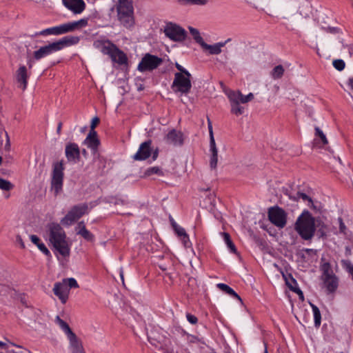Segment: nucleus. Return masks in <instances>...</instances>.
Wrapping results in <instances>:
<instances>
[{
    "mask_svg": "<svg viewBox=\"0 0 353 353\" xmlns=\"http://www.w3.org/2000/svg\"><path fill=\"white\" fill-rule=\"evenodd\" d=\"M43 237L60 255L63 257L69 256L70 246L66 239L65 232L59 224L56 223L48 224Z\"/></svg>",
    "mask_w": 353,
    "mask_h": 353,
    "instance_id": "obj_1",
    "label": "nucleus"
},
{
    "mask_svg": "<svg viewBox=\"0 0 353 353\" xmlns=\"http://www.w3.org/2000/svg\"><path fill=\"white\" fill-rule=\"evenodd\" d=\"M117 19L121 26L132 30L135 26V17L132 1L118 0L117 5Z\"/></svg>",
    "mask_w": 353,
    "mask_h": 353,
    "instance_id": "obj_2",
    "label": "nucleus"
},
{
    "mask_svg": "<svg viewBox=\"0 0 353 353\" xmlns=\"http://www.w3.org/2000/svg\"><path fill=\"white\" fill-rule=\"evenodd\" d=\"M315 228V219L308 212L302 213L295 223L296 230L305 240H310L313 237Z\"/></svg>",
    "mask_w": 353,
    "mask_h": 353,
    "instance_id": "obj_3",
    "label": "nucleus"
},
{
    "mask_svg": "<svg viewBox=\"0 0 353 353\" xmlns=\"http://www.w3.org/2000/svg\"><path fill=\"white\" fill-rule=\"evenodd\" d=\"M321 270L322 272L321 280L329 293L334 292L339 286V279L334 274L332 266L329 262L321 259Z\"/></svg>",
    "mask_w": 353,
    "mask_h": 353,
    "instance_id": "obj_4",
    "label": "nucleus"
},
{
    "mask_svg": "<svg viewBox=\"0 0 353 353\" xmlns=\"http://www.w3.org/2000/svg\"><path fill=\"white\" fill-rule=\"evenodd\" d=\"M191 76H187L183 73H175L171 88L174 93H179L181 95L187 94L192 88L190 80Z\"/></svg>",
    "mask_w": 353,
    "mask_h": 353,
    "instance_id": "obj_5",
    "label": "nucleus"
},
{
    "mask_svg": "<svg viewBox=\"0 0 353 353\" xmlns=\"http://www.w3.org/2000/svg\"><path fill=\"white\" fill-rule=\"evenodd\" d=\"M63 170V161L56 162L53 164L51 189L54 191L55 195H57L62 190L64 175Z\"/></svg>",
    "mask_w": 353,
    "mask_h": 353,
    "instance_id": "obj_6",
    "label": "nucleus"
},
{
    "mask_svg": "<svg viewBox=\"0 0 353 353\" xmlns=\"http://www.w3.org/2000/svg\"><path fill=\"white\" fill-rule=\"evenodd\" d=\"M88 210V205L85 203L73 206L61 220V224L64 225H71L83 215L87 214Z\"/></svg>",
    "mask_w": 353,
    "mask_h": 353,
    "instance_id": "obj_7",
    "label": "nucleus"
},
{
    "mask_svg": "<svg viewBox=\"0 0 353 353\" xmlns=\"http://www.w3.org/2000/svg\"><path fill=\"white\" fill-rule=\"evenodd\" d=\"M163 63V59L157 56L146 53L139 62L137 70L141 72L152 71Z\"/></svg>",
    "mask_w": 353,
    "mask_h": 353,
    "instance_id": "obj_8",
    "label": "nucleus"
},
{
    "mask_svg": "<svg viewBox=\"0 0 353 353\" xmlns=\"http://www.w3.org/2000/svg\"><path fill=\"white\" fill-rule=\"evenodd\" d=\"M268 218L270 222L279 228H283L287 223V214L279 207H272L268 210Z\"/></svg>",
    "mask_w": 353,
    "mask_h": 353,
    "instance_id": "obj_9",
    "label": "nucleus"
},
{
    "mask_svg": "<svg viewBox=\"0 0 353 353\" xmlns=\"http://www.w3.org/2000/svg\"><path fill=\"white\" fill-rule=\"evenodd\" d=\"M164 32L171 40L174 41H182L185 39L186 32L179 26L169 23L166 25Z\"/></svg>",
    "mask_w": 353,
    "mask_h": 353,
    "instance_id": "obj_10",
    "label": "nucleus"
},
{
    "mask_svg": "<svg viewBox=\"0 0 353 353\" xmlns=\"http://www.w3.org/2000/svg\"><path fill=\"white\" fill-rule=\"evenodd\" d=\"M231 106V112L236 116L241 115L244 113V108L241 106L240 104L241 103V100L240 99V96L236 91L230 90L225 92Z\"/></svg>",
    "mask_w": 353,
    "mask_h": 353,
    "instance_id": "obj_11",
    "label": "nucleus"
},
{
    "mask_svg": "<svg viewBox=\"0 0 353 353\" xmlns=\"http://www.w3.org/2000/svg\"><path fill=\"white\" fill-rule=\"evenodd\" d=\"M65 154L68 162L76 163L80 159V149L75 143H68L65 145Z\"/></svg>",
    "mask_w": 353,
    "mask_h": 353,
    "instance_id": "obj_12",
    "label": "nucleus"
},
{
    "mask_svg": "<svg viewBox=\"0 0 353 353\" xmlns=\"http://www.w3.org/2000/svg\"><path fill=\"white\" fill-rule=\"evenodd\" d=\"M63 6L74 14H81L86 8L83 0H62Z\"/></svg>",
    "mask_w": 353,
    "mask_h": 353,
    "instance_id": "obj_13",
    "label": "nucleus"
},
{
    "mask_svg": "<svg viewBox=\"0 0 353 353\" xmlns=\"http://www.w3.org/2000/svg\"><path fill=\"white\" fill-rule=\"evenodd\" d=\"M57 51H59V50L57 44L55 42H53L42 46L39 50L34 51L33 56L36 60H39Z\"/></svg>",
    "mask_w": 353,
    "mask_h": 353,
    "instance_id": "obj_14",
    "label": "nucleus"
},
{
    "mask_svg": "<svg viewBox=\"0 0 353 353\" xmlns=\"http://www.w3.org/2000/svg\"><path fill=\"white\" fill-rule=\"evenodd\" d=\"M152 141L150 140L142 143L137 153L134 155L133 158L137 161H143L147 159L152 152L151 149Z\"/></svg>",
    "mask_w": 353,
    "mask_h": 353,
    "instance_id": "obj_15",
    "label": "nucleus"
},
{
    "mask_svg": "<svg viewBox=\"0 0 353 353\" xmlns=\"http://www.w3.org/2000/svg\"><path fill=\"white\" fill-rule=\"evenodd\" d=\"M54 294L60 299L62 303H65L69 295V288L66 283H56L53 288Z\"/></svg>",
    "mask_w": 353,
    "mask_h": 353,
    "instance_id": "obj_16",
    "label": "nucleus"
},
{
    "mask_svg": "<svg viewBox=\"0 0 353 353\" xmlns=\"http://www.w3.org/2000/svg\"><path fill=\"white\" fill-rule=\"evenodd\" d=\"M165 141L174 146H180L183 143V134L176 130H170L166 135Z\"/></svg>",
    "mask_w": 353,
    "mask_h": 353,
    "instance_id": "obj_17",
    "label": "nucleus"
},
{
    "mask_svg": "<svg viewBox=\"0 0 353 353\" xmlns=\"http://www.w3.org/2000/svg\"><path fill=\"white\" fill-rule=\"evenodd\" d=\"M93 46L103 54L108 55L112 53L114 44L108 39H97L94 41Z\"/></svg>",
    "mask_w": 353,
    "mask_h": 353,
    "instance_id": "obj_18",
    "label": "nucleus"
},
{
    "mask_svg": "<svg viewBox=\"0 0 353 353\" xmlns=\"http://www.w3.org/2000/svg\"><path fill=\"white\" fill-rule=\"evenodd\" d=\"M83 143L90 148L93 153L97 152L98 146L100 143L97 138V134L95 130H90Z\"/></svg>",
    "mask_w": 353,
    "mask_h": 353,
    "instance_id": "obj_19",
    "label": "nucleus"
},
{
    "mask_svg": "<svg viewBox=\"0 0 353 353\" xmlns=\"http://www.w3.org/2000/svg\"><path fill=\"white\" fill-rule=\"evenodd\" d=\"M28 77L29 75L26 67L25 65H21L17 71L16 79L19 84V87L23 90H26L27 87Z\"/></svg>",
    "mask_w": 353,
    "mask_h": 353,
    "instance_id": "obj_20",
    "label": "nucleus"
},
{
    "mask_svg": "<svg viewBox=\"0 0 353 353\" xmlns=\"http://www.w3.org/2000/svg\"><path fill=\"white\" fill-rule=\"evenodd\" d=\"M68 339L69 340V348L72 353H85L81 341L74 333L68 336Z\"/></svg>",
    "mask_w": 353,
    "mask_h": 353,
    "instance_id": "obj_21",
    "label": "nucleus"
},
{
    "mask_svg": "<svg viewBox=\"0 0 353 353\" xmlns=\"http://www.w3.org/2000/svg\"><path fill=\"white\" fill-rule=\"evenodd\" d=\"M80 41L79 37L77 36H66L59 41H56L57 46L59 51L62 50L65 47L70 46L72 45L77 44Z\"/></svg>",
    "mask_w": 353,
    "mask_h": 353,
    "instance_id": "obj_22",
    "label": "nucleus"
},
{
    "mask_svg": "<svg viewBox=\"0 0 353 353\" xmlns=\"http://www.w3.org/2000/svg\"><path fill=\"white\" fill-rule=\"evenodd\" d=\"M229 41H230V39H228L225 42H219L214 45H209L204 41L201 46L203 50L208 51L210 54H219L221 52V48Z\"/></svg>",
    "mask_w": 353,
    "mask_h": 353,
    "instance_id": "obj_23",
    "label": "nucleus"
},
{
    "mask_svg": "<svg viewBox=\"0 0 353 353\" xmlns=\"http://www.w3.org/2000/svg\"><path fill=\"white\" fill-rule=\"evenodd\" d=\"M112 60L114 62H117L119 64H124L127 61L126 55L119 50L116 45L113 47L112 50V53L108 54Z\"/></svg>",
    "mask_w": 353,
    "mask_h": 353,
    "instance_id": "obj_24",
    "label": "nucleus"
},
{
    "mask_svg": "<svg viewBox=\"0 0 353 353\" xmlns=\"http://www.w3.org/2000/svg\"><path fill=\"white\" fill-rule=\"evenodd\" d=\"M67 24L69 32H72L75 30H79L85 28L88 24V19H81L78 21L68 22Z\"/></svg>",
    "mask_w": 353,
    "mask_h": 353,
    "instance_id": "obj_25",
    "label": "nucleus"
},
{
    "mask_svg": "<svg viewBox=\"0 0 353 353\" xmlns=\"http://www.w3.org/2000/svg\"><path fill=\"white\" fill-rule=\"evenodd\" d=\"M210 152H211L210 166L211 169H216L218 163V150L215 142L210 143Z\"/></svg>",
    "mask_w": 353,
    "mask_h": 353,
    "instance_id": "obj_26",
    "label": "nucleus"
},
{
    "mask_svg": "<svg viewBox=\"0 0 353 353\" xmlns=\"http://www.w3.org/2000/svg\"><path fill=\"white\" fill-rule=\"evenodd\" d=\"M30 239L32 243L37 245L41 252H43L46 256H50V252L37 235L32 234L30 236Z\"/></svg>",
    "mask_w": 353,
    "mask_h": 353,
    "instance_id": "obj_27",
    "label": "nucleus"
},
{
    "mask_svg": "<svg viewBox=\"0 0 353 353\" xmlns=\"http://www.w3.org/2000/svg\"><path fill=\"white\" fill-rule=\"evenodd\" d=\"M216 287L221 290L222 292H225V294L236 299L237 300L241 301V297L234 292V290L231 288L229 285L225 284V283H218L216 284Z\"/></svg>",
    "mask_w": 353,
    "mask_h": 353,
    "instance_id": "obj_28",
    "label": "nucleus"
},
{
    "mask_svg": "<svg viewBox=\"0 0 353 353\" xmlns=\"http://www.w3.org/2000/svg\"><path fill=\"white\" fill-rule=\"evenodd\" d=\"M56 322L59 325V327L63 330L67 336L74 333L69 327L68 324L63 320H62L59 316L56 317Z\"/></svg>",
    "mask_w": 353,
    "mask_h": 353,
    "instance_id": "obj_29",
    "label": "nucleus"
},
{
    "mask_svg": "<svg viewBox=\"0 0 353 353\" xmlns=\"http://www.w3.org/2000/svg\"><path fill=\"white\" fill-rule=\"evenodd\" d=\"M310 306L312 309L314 319V325L316 327H319L321 323V315L320 310L318 308V307L313 303H310Z\"/></svg>",
    "mask_w": 353,
    "mask_h": 353,
    "instance_id": "obj_30",
    "label": "nucleus"
},
{
    "mask_svg": "<svg viewBox=\"0 0 353 353\" xmlns=\"http://www.w3.org/2000/svg\"><path fill=\"white\" fill-rule=\"evenodd\" d=\"M290 198L292 199V197H290ZM293 199L294 200L302 199L304 201H307L308 202L307 205L309 207L312 208L314 209L316 208V206H314V202H313L312 199L305 193L297 192L296 196H294Z\"/></svg>",
    "mask_w": 353,
    "mask_h": 353,
    "instance_id": "obj_31",
    "label": "nucleus"
},
{
    "mask_svg": "<svg viewBox=\"0 0 353 353\" xmlns=\"http://www.w3.org/2000/svg\"><path fill=\"white\" fill-rule=\"evenodd\" d=\"M223 240L227 245L228 248L230 249L231 252L236 253V248L231 240L230 236L228 233L223 232Z\"/></svg>",
    "mask_w": 353,
    "mask_h": 353,
    "instance_id": "obj_32",
    "label": "nucleus"
},
{
    "mask_svg": "<svg viewBox=\"0 0 353 353\" xmlns=\"http://www.w3.org/2000/svg\"><path fill=\"white\" fill-rule=\"evenodd\" d=\"M284 68L281 65H276L271 72V76L274 79H278L282 77L284 73Z\"/></svg>",
    "mask_w": 353,
    "mask_h": 353,
    "instance_id": "obj_33",
    "label": "nucleus"
},
{
    "mask_svg": "<svg viewBox=\"0 0 353 353\" xmlns=\"http://www.w3.org/2000/svg\"><path fill=\"white\" fill-rule=\"evenodd\" d=\"M54 35H60L69 32L67 23L54 26Z\"/></svg>",
    "mask_w": 353,
    "mask_h": 353,
    "instance_id": "obj_34",
    "label": "nucleus"
},
{
    "mask_svg": "<svg viewBox=\"0 0 353 353\" xmlns=\"http://www.w3.org/2000/svg\"><path fill=\"white\" fill-rule=\"evenodd\" d=\"M189 30L190 34L192 35L194 39L198 43L200 46L203 44L204 42L203 38L201 37L199 30L194 28L190 27Z\"/></svg>",
    "mask_w": 353,
    "mask_h": 353,
    "instance_id": "obj_35",
    "label": "nucleus"
},
{
    "mask_svg": "<svg viewBox=\"0 0 353 353\" xmlns=\"http://www.w3.org/2000/svg\"><path fill=\"white\" fill-rule=\"evenodd\" d=\"M178 2L183 5H196L204 6L208 3V0H177Z\"/></svg>",
    "mask_w": 353,
    "mask_h": 353,
    "instance_id": "obj_36",
    "label": "nucleus"
},
{
    "mask_svg": "<svg viewBox=\"0 0 353 353\" xmlns=\"http://www.w3.org/2000/svg\"><path fill=\"white\" fill-rule=\"evenodd\" d=\"M299 8V13L301 16L305 18L309 17L311 8L308 3L302 4Z\"/></svg>",
    "mask_w": 353,
    "mask_h": 353,
    "instance_id": "obj_37",
    "label": "nucleus"
},
{
    "mask_svg": "<svg viewBox=\"0 0 353 353\" xmlns=\"http://www.w3.org/2000/svg\"><path fill=\"white\" fill-rule=\"evenodd\" d=\"M315 135L319 137L321 139L323 145H325L328 143V141L326 138L325 134L323 132V131L319 128L315 127Z\"/></svg>",
    "mask_w": 353,
    "mask_h": 353,
    "instance_id": "obj_38",
    "label": "nucleus"
},
{
    "mask_svg": "<svg viewBox=\"0 0 353 353\" xmlns=\"http://www.w3.org/2000/svg\"><path fill=\"white\" fill-rule=\"evenodd\" d=\"M145 174L146 176H151L152 174L163 175V172L159 167L154 166L147 169Z\"/></svg>",
    "mask_w": 353,
    "mask_h": 353,
    "instance_id": "obj_39",
    "label": "nucleus"
},
{
    "mask_svg": "<svg viewBox=\"0 0 353 353\" xmlns=\"http://www.w3.org/2000/svg\"><path fill=\"white\" fill-rule=\"evenodd\" d=\"M236 93L239 94V97L241 100V103H246L250 101H252L254 99V94L252 93H249L247 95H243L241 91L236 90Z\"/></svg>",
    "mask_w": 353,
    "mask_h": 353,
    "instance_id": "obj_40",
    "label": "nucleus"
},
{
    "mask_svg": "<svg viewBox=\"0 0 353 353\" xmlns=\"http://www.w3.org/2000/svg\"><path fill=\"white\" fill-rule=\"evenodd\" d=\"M13 188V185L7 180L0 178V189L3 190H10Z\"/></svg>",
    "mask_w": 353,
    "mask_h": 353,
    "instance_id": "obj_41",
    "label": "nucleus"
},
{
    "mask_svg": "<svg viewBox=\"0 0 353 353\" xmlns=\"http://www.w3.org/2000/svg\"><path fill=\"white\" fill-rule=\"evenodd\" d=\"M63 283H66L67 286L69 288V290L70 288H79V285L74 278H69L63 280Z\"/></svg>",
    "mask_w": 353,
    "mask_h": 353,
    "instance_id": "obj_42",
    "label": "nucleus"
},
{
    "mask_svg": "<svg viewBox=\"0 0 353 353\" xmlns=\"http://www.w3.org/2000/svg\"><path fill=\"white\" fill-rule=\"evenodd\" d=\"M79 234L88 241H92L94 240V235L87 229L83 230Z\"/></svg>",
    "mask_w": 353,
    "mask_h": 353,
    "instance_id": "obj_43",
    "label": "nucleus"
},
{
    "mask_svg": "<svg viewBox=\"0 0 353 353\" xmlns=\"http://www.w3.org/2000/svg\"><path fill=\"white\" fill-rule=\"evenodd\" d=\"M333 66L339 71H342L345 66V62L342 59H336L333 61Z\"/></svg>",
    "mask_w": 353,
    "mask_h": 353,
    "instance_id": "obj_44",
    "label": "nucleus"
},
{
    "mask_svg": "<svg viewBox=\"0 0 353 353\" xmlns=\"http://www.w3.org/2000/svg\"><path fill=\"white\" fill-rule=\"evenodd\" d=\"M173 229L176 234L179 236L182 237L183 236L186 234L185 230L179 226L177 223L173 224Z\"/></svg>",
    "mask_w": 353,
    "mask_h": 353,
    "instance_id": "obj_45",
    "label": "nucleus"
},
{
    "mask_svg": "<svg viewBox=\"0 0 353 353\" xmlns=\"http://www.w3.org/2000/svg\"><path fill=\"white\" fill-rule=\"evenodd\" d=\"M208 128L209 135H210V143H214L215 140L214 138L212 125V122L209 118H208Z\"/></svg>",
    "mask_w": 353,
    "mask_h": 353,
    "instance_id": "obj_46",
    "label": "nucleus"
},
{
    "mask_svg": "<svg viewBox=\"0 0 353 353\" xmlns=\"http://www.w3.org/2000/svg\"><path fill=\"white\" fill-rule=\"evenodd\" d=\"M316 227H318V228L320 227L319 230L321 232V236L325 235L328 231L327 226L323 223H319L316 225Z\"/></svg>",
    "mask_w": 353,
    "mask_h": 353,
    "instance_id": "obj_47",
    "label": "nucleus"
},
{
    "mask_svg": "<svg viewBox=\"0 0 353 353\" xmlns=\"http://www.w3.org/2000/svg\"><path fill=\"white\" fill-rule=\"evenodd\" d=\"M175 66L176 69L179 71V73H183V74H186L187 76H191L190 73L179 63H176Z\"/></svg>",
    "mask_w": 353,
    "mask_h": 353,
    "instance_id": "obj_48",
    "label": "nucleus"
},
{
    "mask_svg": "<svg viewBox=\"0 0 353 353\" xmlns=\"http://www.w3.org/2000/svg\"><path fill=\"white\" fill-rule=\"evenodd\" d=\"M186 318L188 322L193 325L196 324L198 321L197 318L194 315H192L189 313L186 314Z\"/></svg>",
    "mask_w": 353,
    "mask_h": 353,
    "instance_id": "obj_49",
    "label": "nucleus"
},
{
    "mask_svg": "<svg viewBox=\"0 0 353 353\" xmlns=\"http://www.w3.org/2000/svg\"><path fill=\"white\" fill-rule=\"evenodd\" d=\"M39 35H48V34H52L54 35V28L53 27L46 28L45 30H43L41 31L39 34Z\"/></svg>",
    "mask_w": 353,
    "mask_h": 353,
    "instance_id": "obj_50",
    "label": "nucleus"
},
{
    "mask_svg": "<svg viewBox=\"0 0 353 353\" xmlns=\"http://www.w3.org/2000/svg\"><path fill=\"white\" fill-rule=\"evenodd\" d=\"M76 231H77V234H79L80 232H81L83 231V230H86V228H85V223L83 221H80L76 228H75Z\"/></svg>",
    "mask_w": 353,
    "mask_h": 353,
    "instance_id": "obj_51",
    "label": "nucleus"
},
{
    "mask_svg": "<svg viewBox=\"0 0 353 353\" xmlns=\"http://www.w3.org/2000/svg\"><path fill=\"white\" fill-rule=\"evenodd\" d=\"M184 246L186 248H188L190 246L191 243L189 240L188 235L186 234L185 235L183 236L182 237H180Z\"/></svg>",
    "mask_w": 353,
    "mask_h": 353,
    "instance_id": "obj_52",
    "label": "nucleus"
},
{
    "mask_svg": "<svg viewBox=\"0 0 353 353\" xmlns=\"http://www.w3.org/2000/svg\"><path fill=\"white\" fill-rule=\"evenodd\" d=\"M100 120L97 117H94L92 119L90 124V130H94L95 127L99 124Z\"/></svg>",
    "mask_w": 353,
    "mask_h": 353,
    "instance_id": "obj_53",
    "label": "nucleus"
},
{
    "mask_svg": "<svg viewBox=\"0 0 353 353\" xmlns=\"http://www.w3.org/2000/svg\"><path fill=\"white\" fill-rule=\"evenodd\" d=\"M346 269L348 271L350 274H351L353 276V265L350 261H346L345 262Z\"/></svg>",
    "mask_w": 353,
    "mask_h": 353,
    "instance_id": "obj_54",
    "label": "nucleus"
},
{
    "mask_svg": "<svg viewBox=\"0 0 353 353\" xmlns=\"http://www.w3.org/2000/svg\"><path fill=\"white\" fill-rule=\"evenodd\" d=\"M339 223H340V231L343 232L344 230L345 229V225L344 223L343 222L342 219L339 218Z\"/></svg>",
    "mask_w": 353,
    "mask_h": 353,
    "instance_id": "obj_55",
    "label": "nucleus"
},
{
    "mask_svg": "<svg viewBox=\"0 0 353 353\" xmlns=\"http://www.w3.org/2000/svg\"><path fill=\"white\" fill-rule=\"evenodd\" d=\"M347 85L353 90V77L348 79Z\"/></svg>",
    "mask_w": 353,
    "mask_h": 353,
    "instance_id": "obj_56",
    "label": "nucleus"
},
{
    "mask_svg": "<svg viewBox=\"0 0 353 353\" xmlns=\"http://www.w3.org/2000/svg\"><path fill=\"white\" fill-rule=\"evenodd\" d=\"M17 241L20 243L22 248H25V245L21 239V238L19 236H17Z\"/></svg>",
    "mask_w": 353,
    "mask_h": 353,
    "instance_id": "obj_57",
    "label": "nucleus"
},
{
    "mask_svg": "<svg viewBox=\"0 0 353 353\" xmlns=\"http://www.w3.org/2000/svg\"><path fill=\"white\" fill-rule=\"evenodd\" d=\"M61 128H62V123H61V122H59V123H58L57 129V134H61Z\"/></svg>",
    "mask_w": 353,
    "mask_h": 353,
    "instance_id": "obj_58",
    "label": "nucleus"
},
{
    "mask_svg": "<svg viewBox=\"0 0 353 353\" xmlns=\"http://www.w3.org/2000/svg\"><path fill=\"white\" fill-rule=\"evenodd\" d=\"M290 288L294 291V292H296V294H298L299 295H300V292L299 291H301L299 288H293L292 286H290Z\"/></svg>",
    "mask_w": 353,
    "mask_h": 353,
    "instance_id": "obj_59",
    "label": "nucleus"
},
{
    "mask_svg": "<svg viewBox=\"0 0 353 353\" xmlns=\"http://www.w3.org/2000/svg\"><path fill=\"white\" fill-rule=\"evenodd\" d=\"M157 156H158V152H157V151H155V152L153 153V157H152L153 160H155V159L157 158Z\"/></svg>",
    "mask_w": 353,
    "mask_h": 353,
    "instance_id": "obj_60",
    "label": "nucleus"
},
{
    "mask_svg": "<svg viewBox=\"0 0 353 353\" xmlns=\"http://www.w3.org/2000/svg\"><path fill=\"white\" fill-rule=\"evenodd\" d=\"M0 347L5 348L6 347V344L2 341H0Z\"/></svg>",
    "mask_w": 353,
    "mask_h": 353,
    "instance_id": "obj_61",
    "label": "nucleus"
},
{
    "mask_svg": "<svg viewBox=\"0 0 353 353\" xmlns=\"http://www.w3.org/2000/svg\"><path fill=\"white\" fill-rule=\"evenodd\" d=\"M300 292V295L299 296V298L301 299V300H303L304 299V296H303V292L302 291H299Z\"/></svg>",
    "mask_w": 353,
    "mask_h": 353,
    "instance_id": "obj_62",
    "label": "nucleus"
},
{
    "mask_svg": "<svg viewBox=\"0 0 353 353\" xmlns=\"http://www.w3.org/2000/svg\"><path fill=\"white\" fill-rule=\"evenodd\" d=\"M328 29H329L330 32H335V28H329Z\"/></svg>",
    "mask_w": 353,
    "mask_h": 353,
    "instance_id": "obj_63",
    "label": "nucleus"
},
{
    "mask_svg": "<svg viewBox=\"0 0 353 353\" xmlns=\"http://www.w3.org/2000/svg\"><path fill=\"white\" fill-rule=\"evenodd\" d=\"M28 65H29V68H32V63L31 61H29L28 62Z\"/></svg>",
    "mask_w": 353,
    "mask_h": 353,
    "instance_id": "obj_64",
    "label": "nucleus"
}]
</instances>
